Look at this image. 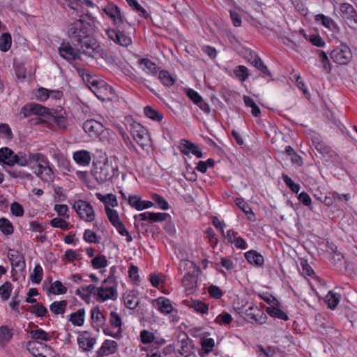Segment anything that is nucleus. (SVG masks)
Returning <instances> with one entry per match:
<instances>
[{
	"instance_id": "obj_26",
	"label": "nucleus",
	"mask_w": 357,
	"mask_h": 357,
	"mask_svg": "<svg viewBox=\"0 0 357 357\" xmlns=\"http://www.w3.org/2000/svg\"><path fill=\"white\" fill-rule=\"evenodd\" d=\"M96 197L104 204L105 211H107V209H113L112 208L118 206L116 197L112 193L102 195L101 193L97 192L96 193Z\"/></svg>"
},
{
	"instance_id": "obj_36",
	"label": "nucleus",
	"mask_w": 357,
	"mask_h": 357,
	"mask_svg": "<svg viewBox=\"0 0 357 357\" xmlns=\"http://www.w3.org/2000/svg\"><path fill=\"white\" fill-rule=\"evenodd\" d=\"M160 346H139V351L142 353V357H161L159 347Z\"/></svg>"
},
{
	"instance_id": "obj_8",
	"label": "nucleus",
	"mask_w": 357,
	"mask_h": 357,
	"mask_svg": "<svg viewBox=\"0 0 357 357\" xmlns=\"http://www.w3.org/2000/svg\"><path fill=\"white\" fill-rule=\"evenodd\" d=\"M28 350L35 357H54V351L39 341L29 342Z\"/></svg>"
},
{
	"instance_id": "obj_5",
	"label": "nucleus",
	"mask_w": 357,
	"mask_h": 357,
	"mask_svg": "<svg viewBox=\"0 0 357 357\" xmlns=\"http://www.w3.org/2000/svg\"><path fill=\"white\" fill-rule=\"evenodd\" d=\"M103 333L105 335L114 338H120L122 334V321L120 315L116 312L109 314V325L104 327Z\"/></svg>"
},
{
	"instance_id": "obj_10",
	"label": "nucleus",
	"mask_w": 357,
	"mask_h": 357,
	"mask_svg": "<svg viewBox=\"0 0 357 357\" xmlns=\"http://www.w3.org/2000/svg\"><path fill=\"white\" fill-rule=\"evenodd\" d=\"M77 343L80 349L90 351L96 344V338L91 333L82 331L77 337Z\"/></svg>"
},
{
	"instance_id": "obj_64",
	"label": "nucleus",
	"mask_w": 357,
	"mask_h": 357,
	"mask_svg": "<svg viewBox=\"0 0 357 357\" xmlns=\"http://www.w3.org/2000/svg\"><path fill=\"white\" fill-rule=\"evenodd\" d=\"M236 77L244 81L249 75L248 69L244 66H238L234 71Z\"/></svg>"
},
{
	"instance_id": "obj_7",
	"label": "nucleus",
	"mask_w": 357,
	"mask_h": 357,
	"mask_svg": "<svg viewBox=\"0 0 357 357\" xmlns=\"http://www.w3.org/2000/svg\"><path fill=\"white\" fill-rule=\"evenodd\" d=\"M114 172V169L112 163L107 160L94 169L93 174L98 182L104 183L112 178Z\"/></svg>"
},
{
	"instance_id": "obj_48",
	"label": "nucleus",
	"mask_w": 357,
	"mask_h": 357,
	"mask_svg": "<svg viewBox=\"0 0 357 357\" xmlns=\"http://www.w3.org/2000/svg\"><path fill=\"white\" fill-rule=\"evenodd\" d=\"M66 218L57 217L54 218L50 220V225L54 228H59L63 230H68L69 229V223L67 222Z\"/></svg>"
},
{
	"instance_id": "obj_58",
	"label": "nucleus",
	"mask_w": 357,
	"mask_h": 357,
	"mask_svg": "<svg viewBox=\"0 0 357 357\" xmlns=\"http://www.w3.org/2000/svg\"><path fill=\"white\" fill-rule=\"evenodd\" d=\"M13 287L11 283L9 282H5L0 287V296L3 301L8 300L12 292Z\"/></svg>"
},
{
	"instance_id": "obj_52",
	"label": "nucleus",
	"mask_w": 357,
	"mask_h": 357,
	"mask_svg": "<svg viewBox=\"0 0 357 357\" xmlns=\"http://www.w3.org/2000/svg\"><path fill=\"white\" fill-rule=\"evenodd\" d=\"M108 261L105 256L97 255L91 260V265L95 269H100L107 266Z\"/></svg>"
},
{
	"instance_id": "obj_15",
	"label": "nucleus",
	"mask_w": 357,
	"mask_h": 357,
	"mask_svg": "<svg viewBox=\"0 0 357 357\" xmlns=\"http://www.w3.org/2000/svg\"><path fill=\"white\" fill-rule=\"evenodd\" d=\"M340 9L342 17L349 26H351L357 24V14L351 5L347 3H342Z\"/></svg>"
},
{
	"instance_id": "obj_14",
	"label": "nucleus",
	"mask_w": 357,
	"mask_h": 357,
	"mask_svg": "<svg viewBox=\"0 0 357 357\" xmlns=\"http://www.w3.org/2000/svg\"><path fill=\"white\" fill-rule=\"evenodd\" d=\"M8 259L11 264L12 269H18L22 271L25 268L26 264L22 254L15 249L8 250Z\"/></svg>"
},
{
	"instance_id": "obj_49",
	"label": "nucleus",
	"mask_w": 357,
	"mask_h": 357,
	"mask_svg": "<svg viewBox=\"0 0 357 357\" xmlns=\"http://www.w3.org/2000/svg\"><path fill=\"white\" fill-rule=\"evenodd\" d=\"M158 78L162 84L167 87L172 86L176 80L175 78L166 70L160 71Z\"/></svg>"
},
{
	"instance_id": "obj_61",
	"label": "nucleus",
	"mask_w": 357,
	"mask_h": 357,
	"mask_svg": "<svg viewBox=\"0 0 357 357\" xmlns=\"http://www.w3.org/2000/svg\"><path fill=\"white\" fill-rule=\"evenodd\" d=\"M65 258L68 262H74L80 260L82 255L77 250L68 249L65 252Z\"/></svg>"
},
{
	"instance_id": "obj_55",
	"label": "nucleus",
	"mask_w": 357,
	"mask_h": 357,
	"mask_svg": "<svg viewBox=\"0 0 357 357\" xmlns=\"http://www.w3.org/2000/svg\"><path fill=\"white\" fill-rule=\"evenodd\" d=\"M0 230L6 235H10L13 232V227L10 221L5 218H0Z\"/></svg>"
},
{
	"instance_id": "obj_16",
	"label": "nucleus",
	"mask_w": 357,
	"mask_h": 357,
	"mask_svg": "<svg viewBox=\"0 0 357 357\" xmlns=\"http://www.w3.org/2000/svg\"><path fill=\"white\" fill-rule=\"evenodd\" d=\"M107 35L110 40L119 45L128 47L132 44L131 38L119 30L108 29Z\"/></svg>"
},
{
	"instance_id": "obj_40",
	"label": "nucleus",
	"mask_w": 357,
	"mask_h": 357,
	"mask_svg": "<svg viewBox=\"0 0 357 357\" xmlns=\"http://www.w3.org/2000/svg\"><path fill=\"white\" fill-rule=\"evenodd\" d=\"M144 112L147 118L156 122H160L163 119V114L151 106L145 107L144 109Z\"/></svg>"
},
{
	"instance_id": "obj_31",
	"label": "nucleus",
	"mask_w": 357,
	"mask_h": 357,
	"mask_svg": "<svg viewBox=\"0 0 357 357\" xmlns=\"http://www.w3.org/2000/svg\"><path fill=\"white\" fill-rule=\"evenodd\" d=\"M15 156V154L11 149L7 147L0 149V163L13 167L14 166Z\"/></svg>"
},
{
	"instance_id": "obj_25",
	"label": "nucleus",
	"mask_w": 357,
	"mask_h": 357,
	"mask_svg": "<svg viewBox=\"0 0 357 357\" xmlns=\"http://www.w3.org/2000/svg\"><path fill=\"white\" fill-rule=\"evenodd\" d=\"M105 13L108 15L116 24H123V16L121 13L119 8L114 4H109L105 8H104Z\"/></svg>"
},
{
	"instance_id": "obj_23",
	"label": "nucleus",
	"mask_w": 357,
	"mask_h": 357,
	"mask_svg": "<svg viewBox=\"0 0 357 357\" xmlns=\"http://www.w3.org/2000/svg\"><path fill=\"white\" fill-rule=\"evenodd\" d=\"M140 340L142 343V344H140L139 346H153L158 347L161 346L164 341H158L155 340V335L153 333L147 331V330H143L140 332L139 335Z\"/></svg>"
},
{
	"instance_id": "obj_57",
	"label": "nucleus",
	"mask_w": 357,
	"mask_h": 357,
	"mask_svg": "<svg viewBox=\"0 0 357 357\" xmlns=\"http://www.w3.org/2000/svg\"><path fill=\"white\" fill-rule=\"evenodd\" d=\"M29 154L26 155L25 153L19 152L15 154L14 165L15 164L21 167H26L29 165Z\"/></svg>"
},
{
	"instance_id": "obj_21",
	"label": "nucleus",
	"mask_w": 357,
	"mask_h": 357,
	"mask_svg": "<svg viewBox=\"0 0 357 357\" xmlns=\"http://www.w3.org/2000/svg\"><path fill=\"white\" fill-rule=\"evenodd\" d=\"M47 109L36 103H29L24 105L21 110L22 118L28 117L31 115H44L47 113Z\"/></svg>"
},
{
	"instance_id": "obj_38",
	"label": "nucleus",
	"mask_w": 357,
	"mask_h": 357,
	"mask_svg": "<svg viewBox=\"0 0 357 357\" xmlns=\"http://www.w3.org/2000/svg\"><path fill=\"white\" fill-rule=\"evenodd\" d=\"M201 345H202V349H201V351H199V355L202 357H205L210 352L212 351V350L215 346V342L213 338L204 337V338L201 339Z\"/></svg>"
},
{
	"instance_id": "obj_12",
	"label": "nucleus",
	"mask_w": 357,
	"mask_h": 357,
	"mask_svg": "<svg viewBox=\"0 0 357 357\" xmlns=\"http://www.w3.org/2000/svg\"><path fill=\"white\" fill-rule=\"evenodd\" d=\"M152 306L164 315L169 314L174 311L172 301L163 296L151 301Z\"/></svg>"
},
{
	"instance_id": "obj_47",
	"label": "nucleus",
	"mask_w": 357,
	"mask_h": 357,
	"mask_svg": "<svg viewBox=\"0 0 357 357\" xmlns=\"http://www.w3.org/2000/svg\"><path fill=\"white\" fill-rule=\"evenodd\" d=\"M189 307L193 309L196 312L206 314L208 312V307L204 302L199 300H192L189 304Z\"/></svg>"
},
{
	"instance_id": "obj_4",
	"label": "nucleus",
	"mask_w": 357,
	"mask_h": 357,
	"mask_svg": "<svg viewBox=\"0 0 357 357\" xmlns=\"http://www.w3.org/2000/svg\"><path fill=\"white\" fill-rule=\"evenodd\" d=\"M73 208L80 219L84 222H92L95 220L96 213L93 206L89 202L79 199L74 202Z\"/></svg>"
},
{
	"instance_id": "obj_46",
	"label": "nucleus",
	"mask_w": 357,
	"mask_h": 357,
	"mask_svg": "<svg viewBox=\"0 0 357 357\" xmlns=\"http://www.w3.org/2000/svg\"><path fill=\"white\" fill-rule=\"evenodd\" d=\"M43 278V269L40 264H36L29 276L30 280L34 284H39Z\"/></svg>"
},
{
	"instance_id": "obj_19",
	"label": "nucleus",
	"mask_w": 357,
	"mask_h": 357,
	"mask_svg": "<svg viewBox=\"0 0 357 357\" xmlns=\"http://www.w3.org/2000/svg\"><path fill=\"white\" fill-rule=\"evenodd\" d=\"M47 162V158L40 153H29V167L35 174L38 172L42 166Z\"/></svg>"
},
{
	"instance_id": "obj_29",
	"label": "nucleus",
	"mask_w": 357,
	"mask_h": 357,
	"mask_svg": "<svg viewBox=\"0 0 357 357\" xmlns=\"http://www.w3.org/2000/svg\"><path fill=\"white\" fill-rule=\"evenodd\" d=\"M96 286L93 284L83 285L78 288L76 291L78 295L83 301L89 303L91 301V295L95 297Z\"/></svg>"
},
{
	"instance_id": "obj_60",
	"label": "nucleus",
	"mask_w": 357,
	"mask_h": 357,
	"mask_svg": "<svg viewBox=\"0 0 357 357\" xmlns=\"http://www.w3.org/2000/svg\"><path fill=\"white\" fill-rule=\"evenodd\" d=\"M105 213L107 214V218L113 226L121 222L117 211L114 209H107Z\"/></svg>"
},
{
	"instance_id": "obj_42",
	"label": "nucleus",
	"mask_w": 357,
	"mask_h": 357,
	"mask_svg": "<svg viewBox=\"0 0 357 357\" xmlns=\"http://www.w3.org/2000/svg\"><path fill=\"white\" fill-rule=\"evenodd\" d=\"M340 298L341 296L339 294L330 291L326 296L325 302L330 309L333 310L339 303Z\"/></svg>"
},
{
	"instance_id": "obj_34",
	"label": "nucleus",
	"mask_w": 357,
	"mask_h": 357,
	"mask_svg": "<svg viewBox=\"0 0 357 357\" xmlns=\"http://www.w3.org/2000/svg\"><path fill=\"white\" fill-rule=\"evenodd\" d=\"M123 302L128 309H135L139 303V300L136 294L132 291H127L123 294Z\"/></svg>"
},
{
	"instance_id": "obj_44",
	"label": "nucleus",
	"mask_w": 357,
	"mask_h": 357,
	"mask_svg": "<svg viewBox=\"0 0 357 357\" xmlns=\"http://www.w3.org/2000/svg\"><path fill=\"white\" fill-rule=\"evenodd\" d=\"M68 291L61 281L56 280L50 284L48 292L54 295H61L66 294Z\"/></svg>"
},
{
	"instance_id": "obj_2",
	"label": "nucleus",
	"mask_w": 357,
	"mask_h": 357,
	"mask_svg": "<svg viewBox=\"0 0 357 357\" xmlns=\"http://www.w3.org/2000/svg\"><path fill=\"white\" fill-rule=\"evenodd\" d=\"M117 297V284L112 280L106 279L100 287H96L95 298L99 303L108 300L115 301Z\"/></svg>"
},
{
	"instance_id": "obj_1",
	"label": "nucleus",
	"mask_w": 357,
	"mask_h": 357,
	"mask_svg": "<svg viewBox=\"0 0 357 357\" xmlns=\"http://www.w3.org/2000/svg\"><path fill=\"white\" fill-rule=\"evenodd\" d=\"M94 26L93 22L84 18L75 20L68 26V35L70 43L79 50L82 54L95 57L96 54L102 51V48L97 40L92 36Z\"/></svg>"
},
{
	"instance_id": "obj_39",
	"label": "nucleus",
	"mask_w": 357,
	"mask_h": 357,
	"mask_svg": "<svg viewBox=\"0 0 357 357\" xmlns=\"http://www.w3.org/2000/svg\"><path fill=\"white\" fill-rule=\"evenodd\" d=\"M138 63L144 71L153 75L158 73V66L151 60L148 59H140Z\"/></svg>"
},
{
	"instance_id": "obj_53",
	"label": "nucleus",
	"mask_w": 357,
	"mask_h": 357,
	"mask_svg": "<svg viewBox=\"0 0 357 357\" xmlns=\"http://www.w3.org/2000/svg\"><path fill=\"white\" fill-rule=\"evenodd\" d=\"M99 100L102 102L112 100L114 94L113 91H91Z\"/></svg>"
},
{
	"instance_id": "obj_59",
	"label": "nucleus",
	"mask_w": 357,
	"mask_h": 357,
	"mask_svg": "<svg viewBox=\"0 0 357 357\" xmlns=\"http://www.w3.org/2000/svg\"><path fill=\"white\" fill-rule=\"evenodd\" d=\"M151 198L154 203H155L158 208L162 210H167L169 208L168 202L162 196L158 194H152Z\"/></svg>"
},
{
	"instance_id": "obj_45",
	"label": "nucleus",
	"mask_w": 357,
	"mask_h": 357,
	"mask_svg": "<svg viewBox=\"0 0 357 357\" xmlns=\"http://www.w3.org/2000/svg\"><path fill=\"white\" fill-rule=\"evenodd\" d=\"M266 312L272 317L278 318L284 321H287L289 317L281 309L277 307L271 306L266 308Z\"/></svg>"
},
{
	"instance_id": "obj_62",
	"label": "nucleus",
	"mask_w": 357,
	"mask_h": 357,
	"mask_svg": "<svg viewBox=\"0 0 357 357\" xmlns=\"http://www.w3.org/2000/svg\"><path fill=\"white\" fill-rule=\"evenodd\" d=\"M126 1L130 6L132 7L135 10L139 13L141 17L147 18L149 15L146 10L141 6L136 0H126Z\"/></svg>"
},
{
	"instance_id": "obj_3",
	"label": "nucleus",
	"mask_w": 357,
	"mask_h": 357,
	"mask_svg": "<svg viewBox=\"0 0 357 357\" xmlns=\"http://www.w3.org/2000/svg\"><path fill=\"white\" fill-rule=\"evenodd\" d=\"M130 132L143 149L148 150L151 147V141L148 130L140 123L133 121L130 125Z\"/></svg>"
},
{
	"instance_id": "obj_50",
	"label": "nucleus",
	"mask_w": 357,
	"mask_h": 357,
	"mask_svg": "<svg viewBox=\"0 0 357 357\" xmlns=\"http://www.w3.org/2000/svg\"><path fill=\"white\" fill-rule=\"evenodd\" d=\"M30 333L31 337L35 340L34 341L43 340L47 342L51 339V335L42 329L33 330Z\"/></svg>"
},
{
	"instance_id": "obj_43",
	"label": "nucleus",
	"mask_w": 357,
	"mask_h": 357,
	"mask_svg": "<svg viewBox=\"0 0 357 357\" xmlns=\"http://www.w3.org/2000/svg\"><path fill=\"white\" fill-rule=\"evenodd\" d=\"M68 303L65 300L54 301L50 305V311L54 314H63L67 307Z\"/></svg>"
},
{
	"instance_id": "obj_20",
	"label": "nucleus",
	"mask_w": 357,
	"mask_h": 357,
	"mask_svg": "<svg viewBox=\"0 0 357 357\" xmlns=\"http://www.w3.org/2000/svg\"><path fill=\"white\" fill-rule=\"evenodd\" d=\"M245 315L252 321L259 324H264L267 319L266 314L261 310L254 305L250 306L245 310Z\"/></svg>"
},
{
	"instance_id": "obj_28",
	"label": "nucleus",
	"mask_w": 357,
	"mask_h": 357,
	"mask_svg": "<svg viewBox=\"0 0 357 357\" xmlns=\"http://www.w3.org/2000/svg\"><path fill=\"white\" fill-rule=\"evenodd\" d=\"M188 96L204 112L208 113L210 107L197 92V91H186Z\"/></svg>"
},
{
	"instance_id": "obj_63",
	"label": "nucleus",
	"mask_w": 357,
	"mask_h": 357,
	"mask_svg": "<svg viewBox=\"0 0 357 357\" xmlns=\"http://www.w3.org/2000/svg\"><path fill=\"white\" fill-rule=\"evenodd\" d=\"M233 318L229 313L225 312L218 315L215 319V323L220 325L229 324Z\"/></svg>"
},
{
	"instance_id": "obj_35",
	"label": "nucleus",
	"mask_w": 357,
	"mask_h": 357,
	"mask_svg": "<svg viewBox=\"0 0 357 357\" xmlns=\"http://www.w3.org/2000/svg\"><path fill=\"white\" fill-rule=\"evenodd\" d=\"M247 261L252 265L261 266L264 263V257L255 250H250L245 253Z\"/></svg>"
},
{
	"instance_id": "obj_56",
	"label": "nucleus",
	"mask_w": 357,
	"mask_h": 357,
	"mask_svg": "<svg viewBox=\"0 0 357 357\" xmlns=\"http://www.w3.org/2000/svg\"><path fill=\"white\" fill-rule=\"evenodd\" d=\"M54 211L56 213L59 217L69 219V208L66 204H55L54 206Z\"/></svg>"
},
{
	"instance_id": "obj_37",
	"label": "nucleus",
	"mask_w": 357,
	"mask_h": 357,
	"mask_svg": "<svg viewBox=\"0 0 357 357\" xmlns=\"http://www.w3.org/2000/svg\"><path fill=\"white\" fill-rule=\"evenodd\" d=\"M248 59L253 66L257 68L263 73L266 74L268 76H271V72L268 70L266 66L264 65V63H263V61L258 55H252V54H250L248 56Z\"/></svg>"
},
{
	"instance_id": "obj_27",
	"label": "nucleus",
	"mask_w": 357,
	"mask_h": 357,
	"mask_svg": "<svg viewBox=\"0 0 357 357\" xmlns=\"http://www.w3.org/2000/svg\"><path fill=\"white\" fill-rule=\"evenodd\" d=\"M117 349L118 344L116 341L106 340L102 342L98 353L100 356H108L116 353Z\"/></svg>"
},
{
	"instance_id": "obj_54",
	"label": "nucleus",
	"mask_w": 357,
	"mask_h": 357,
	"mask_svg": "<svg viewBox=\"0 0 357 357\" xmlns=\"http://www.w3.org/2000/svg\"><path fill=\"white\" fill-rule=\"evenodd\" d=\"M243 99L246 107H250L252 109V114L255 117L259 116L261 112L255 101L250 97L246 96H244Z\"/></svg>"
},
{
	"instance_id": "obj_24",
	"label": "nucleus",
	"mask_w": 357,
	"mask_h": 357,
	"mask_svg": "<svg viewBox=\"0 0 357 357\" xmlns=\"http://www.w3.org/2000/svg\"><path fill=\"white\" fill-rule=\"evenodd\" d=\"M73 158L79 166L86 167L91 161V154L86 150H79L73 153Z\"/></svg>"
},
{
	"instance_id": "obj_13",
	"label": "nucleus",
	"mask_w": 357,
	"mask_h": 357,
	"mask_svg": "<svg viewBox=\"0 0 357 357\" xmlns=\"http://www.w3.org/2000/svg\"><path fill=\"white\" fill-rule=\"evenodd\" d=\"M83 129L92 138L99 137L104 131L102 124L93 119L86 121L83 124Z\"/></svg>"
},
{
	"instance_id": "obj_32",
	"label": "nucleus",
	"mask_w": 357,
	"mask_h": 357,
	"mask_svg": "<svg viewBox=\"0 0 357 357\" xmlns=\"http://www.w3.org/2000/svg\"><path fill=\"white\" fill-rule=\"evenodd\" d=\"M35 174L45 181L50 182L53 181L54 172L52 167L50 166L48 160L47 162L45 163L42 166V168H40L38 172H36Z\"/></svg>"
},
{
	"instance_id": "obj_51",
	"label": "nucleus",
	"mask_w": 357,
	"mask_h": 357,
	"mask_svg": "<svg viewBox=\"0 0 357 357\" xmlns=\"http://www.w3.org/2000/svg\"><path fill=\"white\" fill-rule=\"evenodd\" d=\"M12 38L8 33H3L0 37V50L7 52L11 47Z\"/></svg>"
},
{
	"instance_id": "obj_41",
	"label": "nucleus",
	"mask_w": 357,
	"mask_h": 357,
	"mask_svg": "<svg viewBox=\"0 0 357 357\" xmlns=\"http://www.w3.org/2000/svg\"><path fill=\"white\" fill-rule=\"evenodd\" d=\"M13 333L12 330L6 326L0 327V345L6 346L12 339Z\"/></svg>"
},
{
	"instance_id": "obj_9",
	"label": "nucleus",
	"mask_w": 357,
	"mask_h": 357,
	"mask_svg": "<svg viewBox=\"0 0 357 357\" xmlns=\"http://www.w3.org/2000/svg\"><path fill=\"white\" fill-rule=\"evenodd\" d=\"M178 149L179 151L185 155L192 154L198 158L203 157V153L199 146L188 139H181Z\"/></svg>"
},
{
	"instance_id": "obj_18",
	"label": "nucleus",
	"mask_w": 357,
	"mask_h": 357,
	"mask_svg": "<svg viewBox=\"0 0 357 357\" xmlns=\"http://www.w3.org/2000/svg\"><path fill=\"white\" fill-rule=\"evenodd\" d=\"M82 77L89 89H91V86L98 89H106L108 86V84L104 79H100L96 75L93 76L89 73H84Z\"/></svg>"
},
{
	"instance_id": "obj_11",
	"label": "nucleus",
	"mask_w": 357,
	"mask_h": 357,
	"mask_svg": "<svg viewBox=\"0 0 357 357\" xmlns=\"http://www.w3.org/2000/svg\"><path fill=\"white\" fill-rule=\"evenodd\" d=\"M72 43H62L61 47L59 48V52L61 56L69 61H75L80 59V54L82 51L78 47H73Z\"/></svg>"
},
{
	"instance_id": "obj_6",
	"label": "nucleus",
	"mask_w": 357,
	"mask_h": 357,
	"mask_svg": "<svg viewBox=\"0 0 357 357\" xmlns=\"http://www.w3.org/2000/svg\"><path fill=\"white\" fill-rule=\"evenodd\" d=\"M331 57L336 63L347 65L351 61L352 54L349 47L342 44L331 52Z\"/></svg>"
},
{
	"instance_id": "obj_17",
	"label": "nucleus",
	"mask_w": 357,
	"mask_h": 357,
	"mask_svg": "<svg viewBox=\"0 0 357 357\" xmlns=\"http://www.w3.org/2000/svg\"><path fill=\"white\" fill-rule=\"evenodd\" d=\"M129 205L138 211L151 208L154 206V203L149 200H143L142 197L137 195H130L128 197Z\"/></svg>"
},
{
	"instance_id": "obj_33",
	"label": "nucleus",
	"mask_w": 357,
	"mask_h": 357,
	"mask_svg": "<svg viewBox=\"0 0 357 357\" xmlns=\"http://www.w3.org/2000/svg\"><path fill=\"white\" fill-rule=\"evenodd\" d=\"M235 204L240 209L243 211L249 220L252 222L256 220L255 213L252 210L250 205L246 203L243 198H236L235 199Z\"/></svg>"
},
{
	"instance_id": "obj_30",
	"label": "nucleus",
	"mask_w": 357,
	"mask_h": 357,
	"mask_svg": "<svg viewBox=\"0 0 357 357\" xmlns=\"http://www.w3.org/2000/svg\"><path fill=\"white\" fill-rule=\"evenodd\" d=\"M86 311L84 308L79 309L75 312L70 314L67 320L75 326H82L84 324Z\"/></svg>"
},
{
	"instance_id": "obj_22",
	"label": "nucleus",
	"mask_w": 357,
	"mask_h": 357,
	"mask_svg": "<svg viewBox=\"0 0 357 357\" xmlns=\"http://www.w3.org/2000/svg\"><path fill=\"white\" fill-rule=\"evenodd\" d=\"M198 275L195 273H187L182 280L183 287L188 294H193L197 287Z\"/></svg>"
}]
</instances>
